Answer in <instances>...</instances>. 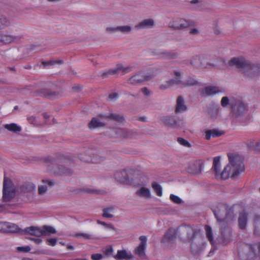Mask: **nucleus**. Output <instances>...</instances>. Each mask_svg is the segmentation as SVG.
<instances>
[{"instance_id":"393cba45","label":"nucleus","mask_w":260,"mask_h":260,"mask_svg":"<svg viewBox=\"0 0 260 260\" xmlns=\"http://www.w3.org/2000/svg\"><path fill=\"white\" fill-rule=\"evenodd\" d=\"M239 226L241 229H244L247 225V215L245 212L240 213L239 218Z\"/></svg>"},{"instance_id":"6ab92c4d","label":"nucleus","mask_w":260,"mask_h":260,"mask_svg":"<svg viewBox=\"0 0 260 260\" xmlns=\"http://www.w3.org/2000/svg\"><path fill=\"white\" fill-rule=\"evenodd\" d=\"M43 184L39 186L38 192L40 195L45 194L48 189V186H52L54 185V183L50 180H43Z\"/></svg>"},{"instance_id":"a18cd8bd","label":"nucleus","mask_w":260,"mask_h":260,"mask_svg":"<svg viewBox=\"0 0 260 260\" xmlns=\"http://www.w3.org/2000/svg\"><path fill=\"white\" fill-rule=\"evenodd\" d=\"M177 141L180 144L186 147H190L191 146L190 143L187 140L182 138H178Z\"/></svg>"},{"instance_id":"72a5a7b5","label":"nucleus","mask_w":260,"mask_h":260,"mask_svg":"<svg viewBox=\"0 0 260 260\" xmlns=\"http://www.w3.org/2000/svg\"><path fill=\"white\" fill-rule=\"evenodd\" d=\"M54 172L58 175L64 174L70 175L72 174V171L71 169L66 168L62 166H60L57 170H55Z\"/></svg>"},{"instance_id":"5fc2aeb1","label":"nucleus","mask_w":260,"mask_h":260,"mask_svg":"<svg viewBox=\"0 0 260 260\" xmlns=\"http://www.w3.org/2000/svg\"><path fill=\"white\" fill-rule=\"evenodd\" d=\"M7 221H0V232L6 233Z\"/></svg>"},{"instance_id":"7c9ffc66","label":"nucleus","mask_w":260,"mask_h":260,"mask_svg":"<svg viewBox=\"0 0 260 260\" xmlns=\"http://www.w3.org/2000/svg\"><path fill=\"white\" fill-rule=\"evenodd\" d=\"M175 74L177 77L175 79L169 80V82L171 85V86L172 87L176 85H181L182 86H183V82L181 80L180 78L181 73L179 71H175Z\"/></svg>"},{"instance_id":"2eb2a0df","label":"nucleus","mask_w":260,"mask_h":260,"mask_svg":"<svg viewBox=\"0 0 260 260\" xmlns=\"http://www.w3.org/2000/svg\"><path fill=\"white\" fill-rule=\"evenodd\" d=\"M114 176L115 179L121 183H126L129 180V176L125 170L116 172Z\"/></svg>"},{"instance_id":"aec40b11","label":"nucleus","mask_w":260,"mask_h":260,"mask_svg":"<svg viewBox=\"0 0 260 260\" xmlns=\"http://www.w3.org/2000/svg\"><path fill=\"white\" fill-rule=\"evenodd\" d=\"M136 194L140 197L149 199L151 197V193L149 188L144 186L141 187L136 191Z\"/></svg>"},{"instance_id":"4468645a","label":"nucleus","mask_w":260,"mask_h":260,"mask_svg":"<svg viewBox=\"0 0 260 260\" xmlns=\"http://www.w3.org/2000/svg\"><path fill=\"white\" fill-rule=\"evenodd\" d=\"M116 260H129L133 258L131 251L125 249L118 250L117 254L114 256Z\"/></svg>"},{"instance_id":"4c0bfd02","label":"nucleus","mask_w":260,"mask_h":260,"mask_svg":"<svg viewBox=\"0 0 260 260\" xmlns=\"http://www.w3.org/2000/svg\"><path fill=\"white\" fill-rule=\"evenodd\" d=\"M152 187L156 192L157 196L161 197L162 195V187L156 182H153L152 183Z\"/></svg>"},{"instance_id":"2f4dec72","label":"nucleus","mask_w":260,"mask_h":260,"mask_svg":"<svg viewBox=\"0 0 260 260\" xmlns=\"http://www.w3.org/2000/svg\"><path fill=\"white\" fill-rule=\"evenodd\" d=\"M17 37L11 35H4L0 34V42L4 44H9L14 42Z\"/></svg>"},{"instance_id":"bb28decb","label":"nucleus","mask_w":260,"mask_h":260,"mask_svg":"<svg viewBox=\"0 0 260 260\" xmlns=\"http://www.w3.org/2000/svg\"><path fill=\"white\" fill-rule=\"evenodd\" d=\"M42 228V236H49L52 234H55L56 231L55 229L51 226L44 225Z\"/></svg>"},{"instance_id":"f704fd0d","label":"nucleus","mask_w":260,"mask_h":260,"mask_svg":"<svg viewBox=\"0 0 260 260\" xmlns=\"http://www.w3.org/2000/svg\"><path fill=\"white\" fill-rule=\"evenodd\" d=\"M73 236L77 238L85 240H92L95 238L92 234L84 233H77Z\"/></svg>"},{"instance_id":"3c124183","label":"nucleus","mask_w":260,"mask_h":260,"mask_svg":"<svg viewBox=\"0 0 260 260\" xmlns=\"http://www.w3.org/2000/svg\"><path fill=\"white\" fill-rule=\"evenodd\" d=\"M171 85L169 83V81H168L166 82L161 84L159 86V88L161 90H166L171 88Z\"/></svg>"},{"instance_id":"0eeeda50","label":"nucleus","mask_w":260,"mask_h":260,"mask_svg":"<svg viewBox=\"0 0 260 260\" xmlns=\"http://www.w3.org/2000/svg\"><path fill=\"white\" fill-rule=\"evenodd\" d=\"M203 169V161L201 160H197L188 163L186 171L189 174H198L202 172Z\"/></svg>"},{"instance_id":"37998d69","label":"nucleus","mask_w":260,"mask_h":260,"mask_svg":"<svg viewBox=\"0 0 260 260\" xmlns=\"http://www.w3.org/2000/svg\"><path fill=\"white\" fill-rule=\"evenodd\" d=\"M197 81L194 78H189L186 81L183 82V86H191L196 84Z\"/></svg>"},{"instance_id":"dca6fc26","label":"nucleus","mask_w":260,"mask_h":260,"mask_svg":"<svg viewBox=\"0 0 260 260\" xmlns=\"http://www.w3.org/2000/svg\"><path fill=\"white\" fill-rule=\"evenodd\" d=\"M23 232L26 234L38 237L42 236L41 227L30 226L25 228Z\"/></svg>"},{"instance_id":"473e14b6","label":"nucleus","mask_w":260,"mask_h":260,"mask_svg":"<svg viewBox=\"0 0 260 260\" xmlns=\"http://www.w3.org/2000/svg\"><path fill=\"white\" fill-rule=\"evenodd\" d=\"M4 127L8 129L9 131L13 132V133H17L19 132L21 130V127L17 125L16 123H10V124H6L4 125Z\"/></svg>"},{"instance_id":"f257e3e1","label":"nucleus","mask_w":260,"mask_h":260,"mask_svg":"<svg viewBox=\"0 0 260 260\" xmlns=\"http://www.w3.org/2000/svg\"><path fill=\"white\" fill-rule=\"evenodd\" d=\"M229 163L221 172L220 158L215 157L213 159L212 169L216 177L218 179L225 180L230 177L234 178L244 171L243 158L233 154H229Z\"/></svg>"},{"instance_id":"864d4df0","label":"nucleus","mask_w":260,"mask_h":260,"mask_svg":"<svg viewBox=\"0 0 260 260\" xmlns=\"http://www.w3.org/2000/svg\"><path fill=\"white\" fill-rule=\"evenodd\" d=\"M118 98V93L114 92L111 93L109 96V100L112 102L116 101Z\"/></svg>"},{"instance_id":"9d476101","label":"nucleus","mask_w":260,"mask_h":260,"mask_svg":"<svg viewBox=\"0 0 260 260\" xmlns=\"http://www.w3.org/2000/svg\"><path fill=\"white\" fill-rule=\"evenodd\" d=\"M140 243L139 245L135 249V253L139 257L143 258L145 256V250L146 247L147 237L145 236L140 237Z\"/></svg>"},{"instance_id":"680f3d73","label":"nucleus","mask_w":260,"mask_h":260,"mask_svg":"<svg viewBox=\"0 0 260 260\" xmlns=\"http://www.w3.org/2000/svg\"><path fill=\"white\" fill-rule=\"evenodd\" d=\"M105 227L111 230H115V228L114 227L113 225L111 223H107V225Z\"/></svg>"},{"instance_id":"20e7f679","label":"nucleus","mask_w":260,"mask_h":260,"mask_svg":"<svg viewBox=\"0 0 260 260\" xmlns=\"http://www.w3.org/2000/svg\"><path fill=\"white\" fill-rule=\"evenodd\" d=\"M107 118L113 119L118 122L123 123L124 121L123 117L117 114H110L107 115H100L99 117L93 118L89 123V127L93 129L101 127L104 125L105 122L104 120Z\"/></svg>"},{"instance_id":"c85d7f7f","label":"nucleus","mask_w":260,"mask_h":260,"mask_svg":"<svg viewBox=\"0 0 260 260\" xmlns=\"http://www.w3.org/2000/svg\"><path fill=\"white\" fill-rule=\"evenodd\" d=\"M64 63L63 61L59 58H52L47 60H43L41 65H59Z\"/></svg>"},{"instance_id":"69168bd1","label":"nucleus","mask_w":260,"mask_h":260,"mask_svg":"<svg viewBox=\"0 0 260 260\" xmlns=\"http://www.w3.org/2000/svg\"><path fill=\"white\" fill-rule=\"evenodd\" d=\"M67 248L69 250H73L74 249V246L71 245H67Z\"/></svg>"},{"instance_id":"6e6d98bb","label":"nucleus","mask_w":260,"mask_h":260,"mask_svg":"<svg viewBox=\"0 0 260 260\" xmlns=\"http://www.w3.org/2000/svg\"><path fill=\"white\" fill-rule=\"evenodd\" d=\"M164 56L168 58L173 59L176 57V54L174 52H167L164 54Z\"/></svg>"},{"instance_id":"09e8293b","label":"nucleus","mask_w":260,"mask_h":260,"mask_svg":"<svg viewBox=\"0 0 260 260\" xmlns=\"http://www.w3.org/2000/svg\"><path fill=\"white\" fill-rule=\"evenodd\" d=\"M113 251V248L112 247V246H109L105 249V250H104V253L106 255L109 256L112 254Z\"/></svg>"},{"instance_id":"a211bd4d","label":"nucleus","mask_w":260,"mask_h":260,"mask_svg":"<svg viewBox=\"0 0 260 260\" xmlns=\"http://www.w3.org/2000/svg\"><path fill=\"white\" fill-rule=\"evenodd\" d=\"M229 65H251L244 57L240 56L232 58L229 62Z\"/></svg>"},{"instance_id":"f8f14e48","label":"nucleus","mask_w":260,"mask_h":260,"mask_svg":"<svg viewBox=\"0 0 260 260\" xmlns=\"http://www.w3.org/2000/svg\"><path fill=\"white\" fill-rule=\"evenodd\" d=\"M221 92V90L218 87L209 86L201 89V95L203 96H208Z\"/></svg>"},{"instance_id":"a878e982","label":"nucleus","mask_w":260,"mask_h":260,"mask_svg":"<svg viewBox=\"0 0 260 260\" xmlns=\"http://www.w3.org/2000/svg\"><path fill=\"white\" fill-rule=\"evenodd\" d=\"M175 238V231L174 229H169L164 236L162 242L167 243L173 240Z\"/></svg>"},{"instance_id":"c03bdc74","label":"nucleus","mask_w":260,"mask_h":260,"mask_svg":"<svg viewBox=\"0 0 260 260\" xmlns=\"http://www.w3.org/2000/svg\"><path fill=\"white\" fill-rule=\"evenodd\" d=\"M170 198L172 202L177 204H180L182 202V200L180 197L173 194L170 195Z\"/></svg>"},{"instance_id":"58836bf2","label":"nucleus","mask_w":260,"mask_h":260,"mask_svg":"<svg viewBox=\"0 0 260 260\" xmlns=\"http://www.w3.org/2000/svg\"><path fill=\"white\" fill-rule=\"evenodd\" d=\"M254 233L260 234V216H256L254 220Z\"/></svg>"},{"instance_id":"7ed1b4c3","label":"nucleus","mask_w":260,"mask_h":260,"mask_svg":"<svg viewBox=\"0 0 260 260\" xmlns=\"http://www.w3.org/2000/svg\"><path fill=\"white\" fill-rule=\"evenodd\" d=\"M214 215L221 226L220 233L217 240L219 244L226 245L232 239L231 229L226 224L230 220L229 213L226 214L225 217H223L220 212H214Z\"/></svg>"},{"instance_id":"bf43d9fd","label":"nucleus","mask_w":260,"mask_h":260,"mask_svg":"<svg viewBox=\"0 0 260 260\" xmlns=\"http://www.w3.org/2000/svg\"><path fill=\"white\" fill-rule=\"evenodd\" d=\"M27 120L29 121V122L31 124H35L36 122V117L33 116H30L28 117Z\"/></svg>"},{"instance_id":"79ce46f5","label":"nucleus","mask_w":260,"mask_h":260,"mask_svg":"<svg viewBox=\"0 0 260 260\" xmlns=\"http://www.w3.org/2000/svg\"><path fill=\"white\" fill-rule=\"evenodd\" d=\"M10 21L3 16H0V29L9 26Z\"/></svg>"},{"instance_id":"423d86ee","label":"nucleus","mask_w":260,"mask_h":260,"mask_svg":"<svg viewBox=\"0 0 260 260\" xmlns=\"http://www.w3.org/2000/svg\"><path fill=\"white\" fill-rule=\"evenodd\" d=\"M239 71L251 78L260 74V66H237Z\"/></svg>"},{"instance_id":"ddd939ff","label":"nucleus","mask_w":260,"mask_h":260,"mask_svg":"<svg viewBox=\"0 0 260 260\" xmlns=\"http://www.w3.org/2000/svg\"><path fill=\"white\" fill-rule=\"evenodd\" d=\"M153 75L147 76L143 75L142 74H138L130 78L128 80V82L133 85L139 84L145 80H148Z\"/></svg>"},{"instance_id":"4be33fe9","label":"nucleus","mask_w":260,"mask_h":260,"mask_svg":"<svg viewBox=\"0 0 260 260\" xmlns=\"http://www.w3.org/2000/svg\"><path fill=\"white\" fill-rule=\"evenodd\" d=\"M116 207L114 206H110L109 207L104 208L103 209V216L105 218H112L113 214L115 213Z\"/></svg>"},{"instance_id":"1a4fd4ad","label":"nucleus","mask_w":260,"mask_h":260,"mask_svg":"<svg viewBox=\"0 0 260 260\" xmlns=\"http://www.w3.org/2000/svg\"><path fill=\"white\" fill-rule=\"evenodd\" d=\"M89 152L86 154L85 156H82V155L79 156V158L83 161L88 162V163H94L98 164L100 163L103 161L104 159V157L98 155V154H93V156L88 155Z\"/></svg>"},{"instance_id":"338daca9","label":"nucleus","mask_w":260,"mask_h":260,"mask_svg":"<svg viewBox=\"0 0 260 260\" xmlns=\"http://www.w3.org/2000/svg\"><path fill=\"white\" fill-rule=\"evenodd\" d=\"M35 47V46L34 45H31V46H29V48H26V50H28V49L29 50H34L35 49V48H34Z\"/></svg>"},{"instance_id":"9b49d317","label":"nucleus","mask_w":260,"mask_h":260,"mask_svg":"<svg viewBox=\"0 0 260 260\" xmlns=\"http://www.w3.org/2000/svg\"><path fill=\"white\" fill-rule=\"evenodd\" d=\"M192 21H186L184 19L179 18L170 23V26L176 29H182L192 25Z\"/></svg>"},{"instance_id":"39448f33","label":"nucleus","mask_w":260,"mask_h":260,"mask_svg":"<svg viewBox=\"0 0 260 260\" xmlns=\"http://www.w3.org/2000/svg\"><path fill=\"white\" fill-rule=\"evenodd\" d=\"M246 111V106L241 100L235 99L231 107V113L236 117L243 115Z\"/></svg>"},{"instance_id":"13d9d810","label":"nucleus","mask_w":260,"mask_h":260,"mask_svg":"<svg viewBox=\"0 0 260 260\" xmlns=\"http://www.w3.org/2000/svg\"><path fill=\"white\" fill-rule=\"evenodd\" d=\"M28 239L33 241L35 243L37 244H40L42 242V240L40 238H29Z\"/></svg>"},{"instance_id":"e433bc0d","label":"nucleus","mask_w":260,"mask_h":260,"mask_svg":"<svg viewBox=\"0 0 260 260\" xmlns=\"http://www.w3.org/2000/svg\"><path fill=\"white\" fill-rule=\"evenodd\" d=\"M131 30V28L128 26H119L116 28L108 27L107 30L108 31H114L116 30H120L123 32H129Z\"/></svg>"},{"instance_id":"e2e57ef3","label":"nucleus","mask_w":260,"mask_h":260,"mask_svg":"<svg viewBox=\"0 0 260 260\" xmlns=\"http://www.w3.org/2000/svg\"><path fill=\"white\" fill-rule=\"evenodd\" d=\"M97 223L99 224L103 225L105 226H106L107 225V223L105 222L101 221L99 220H97Z\"/></svg>"},{"instance_id":"603ef678","label":"nucleus","mask_w":260,"mask_h":260,"mask_svg":"<svg viewBox=\"0 0 260 260\" xmlns=\"http://www.w3.org/2000/svg\"><path fill=\"white\" fill-rule=\"evenodd\" d=\"M187 232H189L190 233H192L193 234L192 237H191L190 239V241H191L192 242L193 240H196V236H197V233L195 232L193 229H188L187 230Z\"/></svg>"},{"instance_id":"f3484780","label":"nucleus","mask_w":260,"mask_h":260,"mask_svg":"<svg viewBox=\"0 0 260 260\" xmlns=\"http://www.w3.org/2000/svg\"><path fill=\"white\" fill-rule=\"evenodd\" d=\"M124 66H120L119 68H117L114 69L109 70L108 71L104 72L103 73V76L104 78L108 77L110 75H114L117 73H118L119 72L122 71L124 73H127L129 71V69L128 67L126 68H123Z\"/></svg>"},{"instance_id":"412c9836","label":"nucleus","mask_w":260,"mask_h":260,"mask_svg":"<svg viewBox=\"0 0 260 260\" xmlns=\"http://www.w3.org/2000/svg\"><path fill=\"white\" fill-rule=\"evenodd\" d=\"M223 132L217 129L208 130L205 132V138L207 140H210L211 138H215L221 136Z\"/></svg>"},{"instance_id":"5701e85b","label":"nucleus","mask_w":260,"mask_h":260,"mask_svg":"<svg viewBox=\"0 0 260 260\" xmlns=\"http://www.w3.org/2000/svg\"><path fill=\"white\" fill-rule=\"evenodd\" d=\"M186 110V106L184 104L183 99L181 96H179L177 100V105L176 112L177 113H182Z\"/></svg>"},{"instance_id":"774afa93","label":"nucleus","mask_w":260,"mask_h":260,"mask_svg":"<svg viewBox=\"0 0 260 260\" xmlns=\"http://www.w3.org/2000/svg\"><path fill=\"white\" fill-rule=\"evenodd\" d=\"M198 2V0H192L191 1V3L192 4H196Z\"/></svg>"},{"instance_id":"49530a36","label":"nucleus","mask_w":260,"mask_h":260,"mask_svg":"<svg viewBox=\"0 0 260 260\" xmlns=\"http://www.w3.org/2000/svg\"><path fill=\"white\" fill-rule=\"evenodd\" d=\"M140 92L142 93L146 97H148L151 94L150 91L146 87L142 88L140 90Z\"/></svg>"},{"instance_id":"b1692460","label":"nucleus","mask_w":260,"mask_h":260,"mask_svg":"<svg viewBox=\"0 0 260 260\" xmlns=\"http://www.w3.org/2000/svg\"><path fill=\"white\" fill-rule=\"evenodd\" d=\"M154 24V22L153 20L151 19H145L142 22H140L139 24H138L136 27L137 29H142V28H151L153 26Z\"/></svg>"},{"instance_id":"0e129e2a","label":"nucleus","mask_w":260,"mask_h":260,"mask_svg":"<svg viewBox=\"0 0 260 260\" xmlns=\"http://www.w3.org/2000/svg\"><path fill=\"white\" fill-rule=\"evenodd\" d=\"M198 32V30L196 28H192L190 30V34H194Z\"/></svg>"},{"instance_id":"f03ea898","label":"nucleus","mask_w":260,"mask_h":260,"mask_svg":"<svg viewBox=\"0 0 260 260\" xmlns=\"http://www.w3.org/2000/svg\"><path fill=\"white\" fill-rule=\"evenodd\" d=\"M36 185L31 182H25L18 187H15L10 180L4 179L3 184V200L9 201L14 197L16 192H33L35 191Z\"/></svg>"},{"instance_id":"cd10ccee","label":"nucleus","mask_w":260,"mask_h":260,"mask_svg":"<svg viewBox=\"0 0 260 260\" xmlns=\"http://www.w3.org/2000/svg\"><path fill=\"white\" fill-rule=\"evenodd\" d=\"M6 228V233H17L20 230L17 224L10 222H7Z\"/></svg>"},{"instance_id":"6e6552de","label":"nucleus","mask_w":260,"mask_h":260,"mask_svg":"<svg viewBox=\"0 0 260 260\" xmlns=\"http://www.w3.org/2000/svg\"><path fill=\"white\" fill-rule=\"evenodd\" d=\"M161 120L165 125L171 127H180L183 124L181 120L177 119L173 116H163L161 118Z\"/></svg>"},{"instance_id":"4d7b16f0","label":"nucleus","mask_w":260,"mask_h":260,"mask_svg":"<svg viewBox=\"0 0 260 260\" xmlns=\"http://www.w3.org/2000/svg\"><path fill=\"white\" fill-rule=\"evenodd\" d=\"M102 258L103 255L100 253L93 254L91 255V258L92 260H101Z\"/></svg>"},{"instance_id":"c9c22d12","label":"nucleus","mask_w":260,"mask_h":260,"mask_svg":"<svg viewBox=\"0 0 260 260\" xmlns=\"http://www.w3.org/2000/svg\"><path fill=\"white\" fill-rule=\"evenodd\" d=\"M206 231V235L208 240L210 241L211 244H214V238L213 232L211 228L208 225H206L205 227Z\"/></svg>"},{"instance_id":"a19ab883","label":"nucleus","mask_w":260,"mask_h":260,"mask_svg":"<svg viewBox=\"0 0 260 260\" xmlns=\"http://www.w3.org/2000/svg\"><path fill=\"white\" fill-rule=\"evenodd\" d=\"M203 58V56H193L190 60L191 65L202 64L203 63L202 61Z\"/></svg>"},{"instance_id":"de8ad7c7","label":"nucleus","mask_w":260,"mask_h":260,"mask_svg":"<svg viewBox=\"0 0 260 260\" xmlns=\"http://www.w3.org/2000/svg\"><path fill=\"white\" fill-rule=\"evenodd\" d=\"M30 247L29 246L18 247L17 250L19 252H28L30 250Z\"/></svg>"},{"instance_id":"ea45409f","label":"nucleus","mask_w":260,"mask_h":260,"mask_svg":"<svg viewBox=\"0 0 260 260\" xmlns=\"http://www.w3.org/2000/svg\"><path fill=\"white\" fill-rule=\"evenodd\" d=\"M250 250L253 253L254 256L260 254V242L256 243L250 246Z\"/></svg>"},{"instance_id":"052dcab7","label":"nucleus","mask_w":260,"mask_h":260,"mask_svg":"<svg viewBox=\"0 0 260 260\" xmlns=\"http://www.w3.org/2000/svg\"><path fill=\"white\" fill-rule=\"evenodd\" d=\"M81 88V87L79 85H75L73 86L72 87V89L74 91H78L80 90Z\"/></svg>"},{"instance_id":"8fccbe9b","label":"nucleus","mask_w":260,"mask_h":260,"mask_svg":"<svg viewBox=\"0 0 260 260\" xmlns=\"http://www.w3.org/2000/svg\"><path fill=\"white\" fill-rule=\"evenodd\" d=\"M57 243V239L55 238H48L47 243L48 245L54 246Z\"/></svg>"},{"instance_id":"c756f323","label":"nucleus","mask_w":260,"mask_h":260,"mask_svg":"<svg viewBox=\"0 0 260 260\" xmlns=\"http://www.w3.org/2000/svg\"><path fill=\"white\" fill-rule=\"evenodd\" d=\"M235 98L233 96H223L220 102L221 105L222 107L225 108L228 105H230L231 107H232V105L234 103Z\"/></svg>"}]
</instances>
